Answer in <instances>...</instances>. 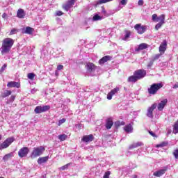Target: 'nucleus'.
<instances>
[{"instance_id":"f257e3e1","label":"nucleus","mask_w":178,"mask_h":178,"mask_svg":"<svg viewBox=\"0 0 178 178\" xmlns=\"http://www.w3.org/2000/svg\"><path fill=\"white\" fill-rule=\"evenodd\" d=\"M13 44H15L13 39L10 38L3 39L0 49L1 55H8L10 52V49H12V47H13Z\"/></svg>"},{"instance_id":"f03ea898","label":"nucleus","mask_w":178,"mask_h":178,"mask_svg":"<svg viewBox=\"0 0 178 178\" xmlns=\"http://www.w3.org/2000/svg\"><path fill=\"white\" fill-rule=\"evenodd\" d=\"M147 76V71L145 70H136L134 73V75L129 76L128 78L129 83H136V81H138V80H141V79H144Z\"/></svg>"},{"instance_id":"7ed1b4c3","label":"nucleus","mask_w":178,"mask_h":178,"mask_svg":"<svg viewBox=\"0 0 178 178\" xmlns=\"http://www.w3.org/2000/svg\"><path fill=\"white\" fill-rule=\"evenodd\" d=\"M163 87V83L162 82L153 83L147 88V92L149 95H156L159 90Z\"/></svg>"},{"instance_id":"20e7f679","label":"nucleus","mask_w":178,"mask_h":178,"mask_svg":"<svg viewBox=\"0 0 178 178\" xmlns=\"http://www.w3.org/2000/svg\"><path fill=\"white\" fill-rule=\"evenodd\" d=\"M45 152V147L44 146H40L38 147H34L33 150L31 154V158H37L38 156H41Z\"/></svg>"},{"instance_id":"39448f33","label":"nucleus","mask_w":178,"mask_h":178,"mask_svg":"<svg viewBox=\"0 0 178 178\" xmlns=\"http://www.w3.org/2000/svg\"><path fill=\"white\" fill-rule=\"evenodd\" d=\"M86 70L88 74H90V76H94V73L97 70V66H95L92 63H88L86 65Z\"/></svg>"},{"instance_id":"423d86ee","label":"nucleus","mask_w":178,"mask_h":178,"mask_svg":"<svg viewBox=\"0 0 178 178\" xmlns=\"http://www.w3.org/2000/svg\"><path fill=\"white\" fill-rule=\"evenodd\" d=\"M51 109V106H38L35 108L34 109V112L36 114L38 113H42L44 112H47V111H49Z\"/></svg>"},{"instance_id":"0eeeda50","label":"nucleus","mask_w":178,"mask_h":178,"mask_svg":"<svg viewBox=\"0 0 178 178\" xmlns=\"http://www.w3.org/2000/svg\"><path fill=\"white\" fill-rule=\"evenodd\" d=\"M13 141H15V138H8L3 143L0 145V149L1 150L5 149V148H8V147H9V145H10Z\"/></svg>"},{"instance_id":"6e6552de","label":"nucleus","mask_w":178,"mask_h":178,"mask_svg":"<svg viewBox=\"0 0 178 178\" xmlns=\"http://www.w3.org/2000/svg\"><path fill=\"white\" fill-rule=\"evenodd\" d=\"M156 108V104H152L150 107L147 108V111L146 113V116L149 118L150 119H154V114L153 112Z\"/></svg>"},{"instance_id":"1a4fd4ad","label":"nucleus","mask_w":178,"mask_h":178,"mask_svg":"<svg viewBox=\"0 0 178 178\" xmlns=\"http://www.w3.org/2000/svg\"><path fill=\"white\" fill-rule=\"evenodd\" d=\"M29 152H30V149L27 147H24L21 148L18 152V156L19 158H24L27 156Z\"/></svg>"},{"instance_id":"9d476101","label":"nucleus","mask_w":178,"mask_h":178,"mask_svg":"<svg viewBox=\"0 0 178 178\" xmlns=\"http://www.w3.org/2000/svg\"><path fill=\"white\" fill-rule=\"evenodd\" d=\"M168 171V166H165L161 170H159L158 171H156L153 173V176H155L156 177H161V176H163L165 173Z\"/></svg>"},{"instance_id":"9b49d317","label":"nucleus","mask_w":178,"mask_h":178,"mask_svg":"<svg viewBox=\"0 0 178 178\" xmlns=\"http://www.w3.org/2000/svg\"><path fill=\"white\" fill-rule=\"evenodd\" d=\"M134 29L138 34H143V33H145V30H147V27L141 26V24H136Z\"/></svg>"},{"instance_id":"f8f14e48","label":"nucleus","mask_w":178,"mask_h":178,"mask_svg":"<svg viewBox=\"0 0 178 178\" xmlns=\"http://www.w3.org/2000/svg\"><path fill=\"white\" fill-rule=\"evenodd\" d=\"M74 2H75L74 0L68 1L66 4L63 6V9H65L66 12H69L71 8H73V5H74Z\"/></svg>"},{"instance_id":"ddd939ff","label":"nucleus","mask_w":178,"mask_h":178,"mask_svg":"<svg viewBox=\"0 0 178 178\" xmlns=\"http://www.w3.org/2000/svg\"><path fill=\"white\" fill-rule=\"evenodd\" d=\"M9 88H20V83L16 81H10L7 83Z\"/></svg>"},{"instance_id":"4468645a","label":"nucleus","mask_w":178,"mask_h":178,"mask_svg":"<svg viewBox=\"0 0 178 178\" xmlns=\"http://www.w3.org/2000/svg\"><path fill=\"white\" fill-rule=\"evenodd\" d=\"M119 88H115L114 89L111 90V92L107 95V99H112V97H113L115 94H117V92H119Z\"/></svg>"},{"instance_id":"2eb2a0df","label":"nucleus","mask_w":178,"mask_h":178,"mask_svg":"<svg viewBox=\"0 0 178 178\" xmlns=\"http://www.w3.org/2000/svg\"><path fill=\"white\" fill-rule=\"evenodd\" d=\"M166 45H168L166 40H164L163 43L160 45L159 52L161 55H163V54H165V51H166Z\"/></svg>"},{"instance_id":"dca6fc26","label":"nucleus","mask_w":178,"mask_h":178,"mask_svg":"<svg viewBox=\"0 0 178 178\" xmlns=\"http://www.w3.org/2000/svg\"><path fill=\"white\" fill-rule=\"evenodd\" d=\"M113 126V120H112V118H108L106 120L105 127L107 130H110V129H112V127Z\"/></svg>"},{"instance_id":"f3484780","label":"nucleus","mask_w":178,"mask_h":178,"mask_svg":"<svg viewBox=\"0 0 178 178\" xmlns=\"http://www.w3.org/2000/svg\"><path fill=\"white\" fill-rule=\"evenodd\" d=\"M147 48H148V44H147V43H141L138 47L135 48V51L136 52H138L140 51H143V49H147Z\"/></svg>"},{"instance_id":"a211bd4d","label":"nucleus","mask_w":178,"mask_h":178,"mask_svg":"<svg viewBox=\"0 0 178 178\" xmlns=\"http://www.w3.org/2000/svg\"><path fill=\"white\" fill-rule=\"evenodd\" d=\"M168 104V99L162 100L158 105L157 108L159 111H163L165 106Z\"/></svg>"},{"instance_id":"6ab92c4d","label":"nucleus","mask_w":178,"mask_h":178,"mask_svg":"<svg viewBox=\"0 0 178 178\" xmlns=\"http://www.w3.org/2000/svg\"><path fill=\"white\" fill-rule=\"evenodd\" d=\"M111 59H112L111 56H105L99 60V65H104V63H106V62H108V60H111Z\"/></svg>"},{"instance_id":"aec40b11","label":"nucleus","mask_w":178,"mask_h":178,"mask_svg":"<svg viewBox=\"0 0 178 178\" xmlns=\"http://www.w3.org/2000/svg\"><path fill=\"white\" fill-rule=\"evenodd\" d=\"M17 16L19 17V19H24L26 17V13L24 12V10L19 8L17 11Z\"/></svg>"},{"instance_id":"412c9836","label":"nucleus","mask_w":178,"mask_h":178,"mask_svg":"<svg viewBox=\"0 0 178 178\" xmlns=\"http://www.w3.org/2000/svg\"><path fill=\"white\" fill-rule=\"evenodd\" d=\"M92 140H94V136L92 135L84 136L82 138V141H83V143H90L92 141Z\"/></svg>"},{"instance_id":"4be33fe9","label":"nucleus","mask_w":178,"mask_h":178,"mask_svg":"<svg viewBox=\"0 0 178 178\" xmlns=\"http://www.w3.org/2000/svg\"><path fill=\"white\" fill-rule=\"evenodd\" d=\"M142 145H144L143 142H137L129 145V149H134V148H137L138 147H141Z\"/></svg>"},{"instance_id":"5701e85b","label":"nucleus","mask_w":178,"mask_h":178,"mask_svg":"<svg viewBox=\"0 0 178 178\" xmlns=\"http://www.w3.org/2000/svg\"><path fill=\"white\" fill-rule=\"evenodd\" d=\"M13 156H15V154L13 152H10L9 154H6L3 157V160H4L5 161H9V159H10V158H13Z\"/></svg>"},{"instance_id":"b1692460","label":"nucleus","mask_w":178,"mask_h":178,"mask_svg":"<svg viewBox=\"0 0 178 178\" xmlns=\"http://www.w3.org/2000/svg\"><path fill=\"white\" fill-rule=\"evenodd\" d=\"M12 95V91L6 90L3 93H1L2 98H6V97H9V95Z\"/></svg>"},{"instance_id":"393cba45","label":"nucleus","mask_w":178,"mask_h":178,"mask_svg":"<svg viewBox=\"0 0 178 178\" xmlns=\"http://www.w3.org/2000/svg\"><path fill=\"white\" fill-rule=\"evenodd\" d=\"M47 161H48V157H41V158H39L38 159V163L39 165H41L42 163H45V162H47Z\"/></svg>"},{"instance_id":"a878e982","label":"nucleus","mask_w":178,"mask_h":178,"mask_svg":"<svg viewBox=\"0 0 178 178\" xmlns=\"http://www.w3.org/2000/svg\"><path fill=\"white\" fill-rule=\"evenodd\" d=\"M34 29L30 26H27L24 31L25 34H33Z\"/></svg>"},{"instance_id":"bb28decb","label":"nucleus","mask_w":178,"mask_h":178,"mask_svg":"<svg viewBox=\"0 0 178 178\" xmlns=\"http://www.w3.org/2000/svg\"><path fill=\"white\" fill-rule=\"evenodd\" d=\"M124 131L127 133H131L133 131V127H131V124H128L124 127Z\"/></svg>"},{"instance_id":"cd10ccee","label":"nucleus","mask_w":178,"mask_h":178,"mask_svg":"<svg viewBox=\"0 0 178 178\" xmlns=\"http://www.w3.org/2000/svg\"><path fill=\"white\" fill-rule=\"evenodd\" d=\"M113 0H97L96 1V5H102V3H106L108 2H111Z\"/></svg>"},{"instance_id":"c85d7f7f","label":"nucleus","mask_w":178,"mask_h":178,"mask_svg":"<svg viewBox=\"0 0 178 178\" xmlns=\"http://www.w3.org/2000/svg\"><path fill=\"white\" fill-rule=\"evenodd\" d=\"M102 19L103 17L98 14H95L92 17L93 22H98L99 20H102Z\"/></svg>"},{"instance_id":"c756f323","label":"nucleus","mask_w":178,"mask_h":178,"mask_svg":"<svg viewBox=\"0 0 178 178\" xmlns=\"http://www.w3.org/2000/svg\"><path fill=\"white\" fill-rule=\"evenodd\" d=\"M58 140H60V141H65V140L67 139V135L65 134H60V135H58Z\"/></svg>"},{"instance_id":"7c9ffc66","label":"nucleus","mask_w":178,"mask_h":178,"mask_svg":"<svg viewBox=\"0 0 178 178\" xmlns=\"http://www.w3.org/2000/svg\"><path fill=\"white\" fill-rule=\"evenodd\" d=\"M169 144L168 141H163L161 143L156 145V148H162L163 147H166Z\"/></svg>"},{"instance_id":"2f4dec72","label":"nucleus","mask_w":178,"mask_h":178,"mask_svg":"<svg viewBox=\"0 0 178 178\" xmlns=\"http://www.w3.org/2000/svg\"><path fill=\"white\" fill-rule=\"evenodd\" d=\"M156 22H160V23H165V15H161L157 17Z\"/></svg>"},{"instance_id":"473e14b6","label":"nucleus","mask_w":178,"mask_h":178,"mask_svg":"<svg viewBox=\"0 0 178 178\" xmlns=\"http://www.w3.org/2000/svg\"><path fill=\"white\" fill-rule=\"evenodd\" d=\"M173 127H174V129H173L174 134H177V133H178V121H177L175 122Z\"/></svg>"},{"instance_id":"72a5a7b5","label":"nucleus","mask_w":178,"mask_h":178,"mask_svg":"<svg viewBox=\"0 0 178 178\" xmlns=\"http://www.w3.org/2000/svg\"><path fill=\"white\" fill-rule=\"evenodd\" d=\"M70 165H72V163H67V164H66V165H65L60 167V168H59V170H67V169L69 168V166H70Z\"/></svg>"},{"instance_id":"f704fd0d","label":"nucleus","mask_w":178,"mask_h":178,"mask_svg":"<svg viewBox=\"0 0 178 178\" xmlns=\"http://www.w3.org/2000/svg\"><path fill=\"white\" fill-rule=\"evenodd\" d=\"M152 66H154V60H151L147 65V69H151V67H152Z\"/></svg>"},{"instance_id":"c9c22d12","label":"nucleus","mask_w":178,"mask_h":178,"mask_svg":"<svg viewBox=\"0 0 178 178\" xmlns=\"http://www.w3.org/2000/svg\"><path fill=\"white\" fill-rule=\"evenodd\" d=\"M34 77H35V74H34V73L28 74V79H29V80H33Z\"/></svg>"},{"instance_id":"e433bc0d","label":"nucleus","mask_w":178,"mask_h":178,"mask_svg":"<svg viewBox=\"0 0 178 178\" xmlns=\"http://www.w3.org/2000/svg\"><path fill=\"white\" fill-rule=\"evenodd\" d=\"M165 24V22H159L155 26V29L158 30L161 27H162V25Z\"/></svg>"},{"instance_id":"4c0bfd02","label":"nucleus","mask_w":178,"mask_h":178,"mask_svg":"<svg viewBox=\"0 0 178 178\" xmlns=\"http://www.w3.org/2000/svg\"><path fill=\"white\" fill-rule=\"evenodd\" d=\"M162 55H163V54H161V53L159 54H156V55L153 57L152 60H154H154H157V59H158L159 58H161V56H162Z\"/></svg>"},{"instance_id":"58836bf2","label":"nucleus","mask_w":178,"mask_h":178,"mask_svg":"<svg viewBox=\"0 0 178 178\" xmlns=\"http://www.w3.org/2000/svg\"><path fill=\"white\" fill-rule=\"evenodd\" d=\"M6 67H8V65L6 64H4L1 70H0V73H3V72H5V70L6 69Z\"/></svg>"},{"instance_id":"ea45409f","label":"nucleus","mask_w":178,"mask_h":178,"mask_svg":"<svg viewBox=\"0 0 178 178\" xmlns=\"http://www.w3.org/2000/svg\"><path fill=\"white\" fill-rule=\"evenodd\" d=\"M109 176H111V171H107L104 173L103 178H109Z\"/></svg>"},{"instance_id":"a19ab883","label":"nucleus","mask_w":178,"mask_h":178,"mask_svg":"<svg viewBox=\"0 0 178 178\" xmlns=\"http://www.w3.org/2000/svg\"><path fill=\"white\" fill-rule=\"evenodd\" d=\"M157 19H158V15L156 14L152 15V20H153V22H156Z\"/></svg>"},{"instance_id":"79ce46f5","label":"nucleus","mask_w":178,"mask_h":178,"mask_svg":"<svg viewBox=\"0 0 178 178\" xmlns=\"http://www.w3.org/2000/svg\"><path fill=\"white\" fill-rule=\"evenodd\" d=\"M173 155L175 158V159H178V149H175L174 152H173Z\"/></svg>"},{"instance_id":"37998d69","label":"nucleus","mask_w":178,"mask_h":178,"mask_svg":"<svg viewBox=\"0 0 178 178\" xmlns=\"http://www.w3.org/2000/svg\"><path fill=\"white\" fill-rule=\"evenodd\" d=\"M102 13L104 15V16H109V14H106V10H105V8H102Z\"/></svg>"},{"instance_id":"c03bdc74","label":"nucleus","mask_w":178,"mask_h":178,"mask_svg":"<svg viewBox=\"0 0 178 178\" xmlns=\"http://www.w3.org/2000/svg\"><path fill=\"white\" fill-rule=\"evenodd\" d=\"M16 33H17V29H13L10 31V34L11 35H13V34H16Z\"/></svg>"},{"instance_id":"a18cd8bd","label":"nucleus","mask_w":178,"mask_h":178,"mask_svg":"<svg viewBox=\"0 0 178 178\" xmlns=\"http://www.w3.org/2000/svg\"><path fill=\"white\" fill-rule=\"evenodd\" d=\"M65 122H66V119H65V118L60 120L58 122V126H60V124H63V123H65Z\"/></svg>"},{"instance_id":"49530a36","label":"nucleus","mask_w":178,"mask_h":178,"mask_svg":"<svg viewBox=\"0 0 178 178\" xmlns=\"http://www.w3.org/2000/svg\"><path fill=\"white\" fill-rule=\"evenodd\" d=\"M129 37H130V33H127L122 40H124V41H126V40H127V38H129Z\"/></svg>"},{"instance_id":"de8ad7c7","label":"nucleus","mask_w":178,"mask_h":178,"mask_svg":"<svg viewBox=\"0 0 178 178\" xmlns=\"http://www.w3.org/2000/svg\"><path fill=\"white\" fill-rule=\"evenodd\" d=\"M15 98H16V96L12 95L10 97V99L8 100V102H13V101H15Z\"/></svg>"},{"instance_id":"09e8293b","label":"nucleus","mask_w":178,"mask_h":178,"mask_svg":"<svg viewBox=\"0 0 178 178\" xmlns=\"http://www.w3.org/2000/svg\"><path fill=\"white\" fill-rule=\"evenodd\" d=\"M138 5H139V6H143L144 5V0H139Z\"/></svg>"},{"instance_id":"8fccbe9b","label":"nucleus","mask_w":178,"mask_h":178,"mask_svg":"<svg viewBox=\"0 0 178 178\" xmlns=\"http://www.w3.org/2000/svg\"><path fill=\"white\" fill-rule=\"evenodd\" d=\"M62 15H63V13L62 11L56 12V16H62Z\"/></svg>"},{"instance_id":"3c124183","label":"nucleus","mask_w":178,"mask_h":178,"mask_svg":"<svg viewBox=\"0 0 178 178\" xmlns=\"http://www.w3.org/2000/svg\"><path fill=\"white\" fill-rule=\"evenodd\" d=\"M149 134H150V136H152V137H156V135L155 134V133H154L152 131H149Z\"/></svg>"},{"instance_id":"603ef678","label":"nucleus","mask_w":178,"mask_h":178,"mask_svg":"<svg viewBox=\"0 0 178 178\" xmlns=\"http://www.w3.org/2000/svg\"><path fill=\"white\" fill-rule=\"evenodd\" d=\"M121 5H127V0H122L120 1Z\"/></svg>"},{"instance_id":"864d4df0","label":"nucleus","mask_w":178,"mask_h":178,"mask_svg":"<svg viewBox=\"0 0 178 178\" xmlns=\"http://www.w3.org/2000/svg\"><path fill=\"white\" fill-rule=\"evenodd\" d=\"M62 69H63V65H58L57 66V70H62Z\"/></svg>"},{"instance_id":"5fc2aeb1","label":"nucleus","mask_w":178,"mask_h":178,"mask_svg":"<svg viewBox=\"0 0 178 178\" xmlns=\"http://www.w3.org/2000/svg\"><path fill=\"white\" fill-rule=\"evenodd\" d=\"M172 88H174L175 90H176V88H178V82L175 83V85L172 86Z\"/></svg>"},{"instance_id":"6e6d98bb","label":"nucleus","mask_w":178,"mask_h":178,"mask_svg":"<svg viewBox=\"0 0 178 178\" xmlns=\"http://www.w3.org/2000/svg\"><path fill=\"white\" fill-rule=\"evenodd\" d=\"M6 16H8V15H6V13H3V14L2 15L3 19H6Z\"/></svg>"},{"instance_id":"4d7b16f0","label":"nucleus","mask_w":178,"mask_h":178,"mask_svg":"<svg viewBox=\"0 0 178 178\" xmlns=\"http://www.w3.org/2000/svg\"><path fill=\"white\" fill-rule=\"evenodd\" d=\"M2 140V135H0V141Z\"/></svg>"},{"instance_id":"13d9d810","label":"nucleus","mask_w":178,"mask_h":178,"mask_svg":"<svg viewBox=\"0 0 178 178\" xmlns=\"http://www.w3.org/2000/svg\"><path fill=\"white\" fill-rule=\"evenodd\" d=\"M134 178H137V175H134Z\"/></svg>"},{"instance_id":"bf43d9fd","label":"nucleus","mask_w":178,"mask_h":178,"mask_svg":"<svg viewBox=\"0 0 178 178\" xmlns=\"http://www.w3.org/2000/svg\"><path fill=\"white\" fill-rule=\"evenodd\" d=\"M0 178H4L3 177H0Z\"/></svg>"},{"instance_id":"052dcab7","label":"nucleus","mask_w":178,"mask_h":178,"mask_svg":"<svg viewBox=\"0 0 178 178\" xmlns=\"http://www.w3.org/2000/svg\"><path fill=\"white\" fill-rule=\"evenodd\" d=\"M34 92V90H32V92Z\"/></svg>"},{"instance_id":"680f3d73","label":"nucleus","mask_w":178,"mask_h":178,"mask_svg":"<svg viewBox=\"0 0 178 178\" xmlns=\"http://www.w3.org/2000/svg\"><path fill=\"white\" fill-rule=\"evenodd\" d=\"M34 92V90H32V92Z\"/></svg>"}]
</instances>
